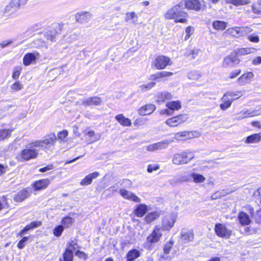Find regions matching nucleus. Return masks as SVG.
<instances>
[{"instance_id": "obj_56", "label": "nucleus", "mask_w": 261, "mask_h": 261, "mask_svg": "<svg viewBox=\"0 0 261 261\" xmlns=\"http://www.w3.org/2000/svg\"><path fill=\"white\" fill-rule=\"evenodd\" d=\"M172 245L173 243L171 241L168 242L165 244L163 248L164 254H168L169 253Z\"/></svg>"}, {"instance_id": "obj_26", "label": "nucleus", "mask_w": 261, "mask_h": 261, "mask_svg": "<svg viewBox=\"0 0 261 261\" xmlns=\"http://www.w3.org/2000/svg\"><path fill=\"white\" fill-rule=\"evenodd\" d=\"M173 73L169 71H162L149 76V80L152 81H158L159 80L170 76L173 75Z\"/></svg>"}, {"instance_id": "obj_44", "label": "nucleus", "mask_w": 261, "mask_h": 261, "mask_svg": "<svg viewBox=\"0 0 261 261\" xmlns=\"http://www.w3.org/2000/svg\"><path fill=\"white\" fill-rule=\"evenodd\" d=\"M155 85L156 83L154 82H150L147 84L140 85L139 88L143 91H147L153 88Z\"/></svg>"}, {"instance_id": "obj_25", "label": "nucleus", "mask_w": 261, "mask_h": 261, "mask_svg": "<svg viewBox=\"0 0 261 261\" xmlns=\"http://www.w3.org/2000/svg\"><path fill=\"white\" fill-rule=\"evenodd\" d=\"M50 180L47 178L38 180L33 184L35 190H40L46 188L50 184Z\"/></svg>"}, {"instance_id": "obj_27", "label": "nucleus", "mask_w": 261, "mask_h": 261, "mask_svg": "<svg viewBox=\"0 0 261 261\" xmlns=\"http://www.w3.org/2000/svg\"><path fill=\"white\" fill-rule=\"evenodd\" d=\"M125 21L130 22L133 24H136L138 23V16L134 11L128 12L125 14Z\"/></svg>"}, {"instance_id": "obj_33", "label": "nucleus", "mask_w": 261, "mask_h": 261, "mask_svg": "<svg viewBox=\"0 0 261 261\" xmlns=\"http://www.w3.org/2000/svg\"><path fill=\"white\" fill-rule=\"evenodd\" d=\"M206 178L202 174L196 173H192V181L195 184H201L204 182Z\"/></svg>"}, {"instance_id": "obj_61", "label": "nucleus", "mask_w": 261, "mask_h": 261, "mask_svg": "<svg viewBox=\"0 0 261 261\" xmlns=\"http://www.w3.org/2000/svg\"><path fill=\"white\" fill-rule=\"evenodd\" d=\"M28 237H23L18 243L17 247L19 249H22L24 247V243L28 241Z\"/></svg>"}, {"instance_id": "obj_21", "label": "nucleus", "mask_w": 261, "mask_h": 261, "mask_svg": "<svg viewBox=\"0 0 261 261\" xmlns=\"http://www.w3.org/2000/svg\"><path fill=\"white\" fill-rule=\"evenodd\" d=\"M173 96L171 93L167 91L159 92L156 95V102L160 103L164 102L167 100H170Z\"/></svg>"}, {"instance_id": "obj_43", "label": "nucleus", "mask_w": 261, "mask_h": 261, "mask_svg": "<svg viewBox=\"0 0 261 261\" xmlns=\"http://www.w3.org/2000/svg\"><path fill=\"white\" fill-rule=\"evenodd\" d=\"M73 253L71 251L65 250L63 254V258H61L60 261H73Z\"/></svg>"}, {"instance_id": "obj_54", "label": "nucleus", "mask_w": 261, "mask_h": 261, "mask_svg": "<svg viewBox=\"0 0 261 261\" xmlns=\"http://www.w3.org/2000/svg\"><path fill=\"white\" fill-rule=\"evenodd\" d=\"M68 136V131L67 130H63L58 133V139L61 141H66L65 138Z\"/></svg>"}, {"instance_id": "obj_40", "label": "nucleus", "mask_w": 261, "mask_h": 261, "mask_svg": "<svg viewBox=\"0 0 261 261\" xmlns=\"http://www.w3.org/2000/svg\"><path fill=\"white\" fill-rule=\"evenodd\" d=\"M91 16V14L89 12H83L77 13L75 16L77 21L83 23L87 19Z\"/></svg>"}, {"instance_id": "obj_39", "label": "nucleus", "mask_w": 261, "mask_h": 261, "mask_svg": "<svg viewBox=\"0 0 261 261\" xmlns=\"http://www.w3.org/2000/svg\"><path fill=\"white\" fill-rule=\"evenodd\" d=\"M166 107L171 110H178L181 108V104L179 101H173L166 103Z\"/></svg>"}, {"instance_id": "obj_50", "label": "nucleus", "mask_w": 261, "mask_h": 261, "mask_svg": "<svg viewBox=\"0 0 261 261\" xmlns=\"http://www.w3.org/2000/svg\"><path fill=\"white\" fill-rule=\"evenodd\" d=\"M74 222L73 219L70 217H66L62 220V225L65 228L69 227Z\"/></svg>"}, {"instance_id": "obj_55", "label": "nucleus", "mask_w": 261, "mask_h": 261, "mask_svg": "<svg viewBox=\"0 0 261 261\" xmlns=\"http://www.w3.org/2000/svg\"><path fill=\"white\" fill-rule=\"evenodd\" d=\"M21 71V68L20 67H16L14 69L12 75V77L14 80H17L19 78L20 72Z\"/></svg>"}, {"instance_id": "obj_37", "label": "nucleus", "mask_w": 261, "mask_h": 261, "mask_svg": "<svg viewBox=\"0 0 261 261\" xmlns=\"http://www.w3.org/2000/svg\"><path fill=\"white\" fill-rule=\"evenodd\" d=\"M29 196L28 191L23 190L19 192L15 196L14 199L16 201L21 202L27 198Z\"/></svg>"}, {"instance_id": "obj_2", "label": "nucleus", "mask_w": 261, "mask_h": 261, "mask_svg": "<svg viewBox=\"0 0 261 261\" xmlns=\"http://www.w3.org/2000/svg\"><path fill=\"white\" fill-rule=\"evenodd\" d=\"M182 9L180 2L167 10L164 15V18L167 20L174 19L175 23H186L188 14Z\"/></svg>"}, {"instance_id": "obj_12", "label": "nucleus", "mask_w": 261, "mask_h": 261, "mask_svg": "<svg viewBox=\"0 0 261 261\" xmlns=\"http://www.w3.org/2000/svg\"><path fill=\"white\" fill-rule=\"evenodd\" d=\"M188 119L186 115H180L168 119L166 123L170 127H175L185 122Z\"/></svg>"}, {"instance_id": "obj_24", "label": "nucleus", "mask_w": 261, "mask_h": 261, "mask_svg": "<svg viewBox=\"0 0 261 261\" xmlns=\"http://www.w3.org/2000/svg\"><path fill=\"white\" fill-rule=\"evenodd\" d=\"M148 211V206L145 204H140L136 206L134 214L138 217H142Z\"/></svg>"}, {"instance_id": "obj_62", "label": "nucleus", "mask_w": 261, "mask_h": 261, "mask_svg": "<svg viewBox=\"0 0 261 261\" xmlns=\"http://www.w3.org/2000/svg\"><path fill=\"white\" fill-rule=\"evenodd\" d=\"M253 13L258 15H261V8H257L255 4L251 6Z\"/></svg>"}, {"instance_id": "obj_32", "label": "nucleus", "mask_w": 261, "mask_h": 261, "mask_svg": "<svg viewBox=\"0 0 261 261\" xmlns=\"http://www.w3.org/2000/svg\"><path fill=\"white\" fill-rule=\"evenodd\" d=\"M238 218L240 223L242 225H249L251 222L249 216L245 212H240Z\"/></svg>"}, {"instance_id": "obj_59", "label": "nucleus", "mask_w": 261, "mask_h": 261, "mask_svg": "<svg viewBox=\"0 0 261 261\" xmlns=\"http://www.w3.org/2000/svg\"><path fill=\"white\" fill-rule=\"evenodd\" d=\"M185 33L186 35L185 36V39L187 40L190 38V35L193 33V28L190 26L187 27L185 29Z\"/></svg>"}, {"instance_id": "obj_63", "label": "nucleus", "mask_w": 261, "mask_h": 261, "mask_svg": "<svg viewBox=\"0 0 261 261\" xmlns=\"http://www.w3.org/2000/svg\"><path fill=\"white\" fill-rule=\"evenodd\" d=\"M45 38L48 40H50L51 42L55 41V36L54 34H49V33H46L45 35Z\"/></svg>"}, {"instance_id": "obj_19", "label": "nucleus", "mask_w": 261, "mask_h": 261, "mask_svg": "<svg viewBox=\"0 0 261 261\" xmlns=\"http://www.w3.org/2000/svg\"><path fill=\"white\" fill-rule=\"evenodd\" d=\"M102 102L101 99L97 96L84 99L82 101V105L85 106H98Z\"/></svg>"}, {"instance_id": "obj_57", "label": "nucleus", "mask_w": 261, "mask_h": 261, "mask_svg": "<svg viewBox=\"0 0 261 261\" xmlns=\"http://www.w3.org/2000/svg\"><path fill=\"white\" fill-rule=\"evenodd\" d=\"M247 39L250 42L254 43H258L259 41V37L257 35H256L255 34L249 35L248 36Z\"/></svg>"}, {"instance_id": "obj_31", "label": "nucleus", "mask_w": 261, "mask_h": 261, "mask_svg": "<svg viewBox=\"0 0 261 261\" xmlns=\"http://www.w3.org/2000/svg\"><path fill=\"white\" fill-rule=\"evenodd\" d=\"M85 133L89 138V139L88 141L89 142V143H94L99 140L101 137V135L100 134H95L93 130H89L87 132L85 130Z\"/></svg>"}, {"instance_id": "obj_38", "label": "nucleus", "mask_w": 261, "mask_h": 261, "mask_svg": "<svg viewBox=\"0 0 261 261\" xmlns=\"http://www.w3.org/2000/svg\"><path fill=\"white\" fill-rule=\"evenodd\" d=\"M140 255V252L136 249L129 251L127 255V261H133Z\"/></svg>"}, {"instance_id": "obj_34", "label": "nucleus", "mask_w": 261, "mask_h": 261, "mask_svg": "<svg viewBox=\"0 0 261 261\" xmlns=\"http://www.w3.org/2000/svg\"><path fill=\"white\" fill-rule=\"evenodd\" d=\"M160 216V213L158 212H154L148 213L144 218V220L147 223H150L156 219Z\"/></svg>"}, {"instance_id": "obj_64", "label": "nucleus", "mask_w": 261, "mask_h": 261, "mask_svg": "<svg viewBox=\"0 0 261 261\" xmlns=\"http://www.w3.org/2000/svg\"><path fill=\"white\" fill-rule=\"evenodd\" d=\"M241 72V70L239 69L235 71L232 72L230 73L229 77L230 79H233L237 77L238 75H239Z\"/></svg>"}, {"instance_id": "obj_4", "label": "nucleus", "mask_w": 261, "mask_h": 261, "mask_svg": "<svg viewBox=\"0 0 261 261\" xmlns=\"http://www.w3.org/2000/svg\"><path fill=\"white\" fill-rule=\"evenodd\" d=\"M193 154L190 151H184L179 153H176L172 159L174 164L179 165L189 163L193 158Z\"/></svg>"}, {"instance_id": "obj_36", "label": "nucleus", "mask_w": 261, "mask_h": 261, "mask_svg": "<svg viewBox=\"0 0 261 261\" xmlns=\"http://www.w3.org/2000/svg\"><path fill=\"white\" fill-rule=\"evenodd\" d=\"M221 100L223 102L220 104V107L221 110L224 111L229 108L231 105L233 99H228V98L223 95L221 98Z\"/></svg>"}, {"instance_id": "obj_16", "label": "nucleus", "mask_w": 261, "mask_h": 261, "mask_svg": "<svg viewBox=\"0 0 261 261\" xmlns=\"http://www.w3.org/2000/svg\"><path fill=\"white\" fill-rule=\"evenodd\" d=\"M28 0H12L5 9L6 12H15L19 7L24 5Z\"/></svg>"}, {"instance_id": "obj_6", "label": "nucleus", "mask_w": 261, "mask_h": 261, "mask_svg": "<svg viewBox=\"0 0 261 261\" xmlns=\"http://www.w3.org/2000/svg\"><path fill=\"white\" fill-rule=\"evenodd\" d=\"M214 230L216 234L222 238L229 239L232 234V230L222 223H216Z\"/></svg>"}, {"instance_id": "obj_3", "label": "nucleus", "mask_w": 261, "mask_h": 261, "mask_svg": "<svg viewBox=\"0 0 261 261\" xmlns=\"http://www.w3.org/2000/svg\"><path fill=\"white\" fill-rule=\"evenodd\" d=\"M252 31V29L250 27L243 26L234 27L228 28L225 32L231 36L238 38L240 37H243Z\"/></svg>"}, {"instance_id": "obj_10", "label": "nucleus", "mask_w": 261, "mask_h": 261, "mask_svg": "<svg viewBox=\"0 0 261 261\" xmlns=\"http://www.w3.org/2000/svg\"><path fill=\"white\" fill-rule=\"evenodd\" d=\"M200 134L196 131L188 132L185 131L176 133L174 135V138L178 141L185 140L186 139H191L193 138L198 137Z\"/></svg>"}, {"instance_id": "obj_18", "label": "nucleus", "mask_w": 261, "mask_h": 261, "mask_svg": "<svg viewBox=\"0 0 261 261\" xmlns=\"http://www.w3.org/2000/svg\"><path fill=\"white\" fill-rule=\"evenodd\" d=\"M39 57V53L35 51L33 53L26 54L23 58V63L25 66L30 65L34 63L37 58Z\"/></svg>"}, {"instance_id": "obj_49", "label": "nucleus", "mask_w": 261, "mask_h": 261, "mask_svg": "<svg viewBox=\"0 0 261 261\" xmlns=\"http://www.w3.org/2000/svg\"><path fill=\"white\" fill-rule=\"evenodd\" d=\"M23 87V85L19 81H17L11 85L10 89L12 92H16L21 90Z\"/></svg>"}, {"instance_id": "obj_53", "label": "nucleus", "mask_w": 261, "mask_h": 261, "mask_svg": "<svg viewBox=\"0 0 261 261\" xmlns=\"http://www.w3.org/2000/svg\"><path fill=\"white\" fill-rule=\"evenodd\" d=\"M64 227L62 225L58 226L54 229V234L57 237L61 236L64 230Z\"/></svg>"}, {"instance_id": "obj_23", "label": "nucleus", "mask_w": 261, "mask_h": 261, "mask_svg": "<svg viewBox=\"0 0 261 261\" xmlns=\"http://www.w3.org/2000/svg\"><path fill=\"white\" fill-rule=\"evenodd\" d=\"M99 175V173L97 171L90 173L81 180L80 185L82 186L89 185L91 184L93 179L96 178Z\"/></svg>"}, {"instance_id": "obj_35", "label": "nucleus", "mask_w": 261, "mask_h": 261, "mask_svg": "<svg viewBox=\"0 0 261 261\" xmlns=\"http://www.w3.org/2000/svg\"><path fill=\"white\" fill-rule=\"evenodd\" d=\"M261 140V135L260 134H254L246 138L245 143H256Z\"/></svg>"}, {"instance_id": "obj_17", "label": "nucleus", "mask_w": 261, "mask_h": 261, "mask_svg": "<svg viewBox=\"0 0 261 261\" xmlns=\"http://www.w3.org/2000/svg\"><path fill=\"white\" fill-rule=\"evenodd\" d=\"M192 181V173L189 171L185 172L178 178L176 179H172L169 180L171 185L176 184L180 182H187Z\"/></svg>"}, {"instance_id": "obj_58", "label": "nucleus", "mask_w": 261, "mask_h": 261, "mask_svg": "<svg viewBox=\"0 0 261 261\" xmlns=\"http://www.w3.org/2000/svg\"><path fill=\"white\" fill-rule=\"evenodd\" d=\"M160 168V165L158 164L149 165L147 167V171L149 173H151L153 171H156Z\"/></svg>"}, {"instance_id": "obj_60", "label": "nucleus", "mask_w": 261, "mask_h": 261, "mask_svg": "<svg viewBox=\"0 0 261 261\" xmlns=\"http://www.w3.org/2000/svg\"><path fill=\"white\" fill-rule=\"evenodd\" d=\"M235 190H234V189L232 190V189H225V190H220V191H219V192L221 193V196L223 197L226 195L230 194L231 193H232V192L235 191Z\"/></svg>"}, {"instance_id": "obj_29", "label": "nucleus", "mask_w": 261, "mask_h": 261, "mask_svg": "<svg viewBox=\"0 0 261 261\" xmlns=\"http://www.w3.org/2000/svg\"><path fill=\"white\" fill-rule=\"evenodd\" d=\"M115 119L119 123L124 126H130L132 122L130 119L126 118L123 114H119L115 116Z\"/></svg>"}, {"instance_id": "obj_48", "label": "nucleus", "mask_w": 261, "mask_h": 261, "mask_svg": "<svg viewBox=\"0 0 261 261\" xmlns=\"http://www.w3.org/2000/svg\"><path fill=\"white\" fill-rule=\"evenodd\" d=\"M201 76V74L197 71H191L188 73V77L192 80H197L200 78Z\"/></svg>"}, {"instance_id": "obj_42", "label": "nucleus", "mask_w": 261, "mask_h": 261, "mask_svg": "<svg viewBox=\"0 0 261 261\" xmlns=\"http://www.w3.org/2000/svg\"><path fill=\"white\" fill-rule=\"evenodd\" d=\"M41 224V222L40 221H34V222H32L30 224L27 225L22 230V231H21V234H23L25 232L31 229H33V228H36V227H38L39 226H40Z\"/></svg>"}, {"instance_id": "obj_8", "label": "nucleus", "mask_w": 261, "mask_h": 261, "mask_svg": "<svg viewBox=\"0 0 261 261\" xmlns=\"http://www.w3.org/2000/svg\"><path fill=\"white\" fill-rule=\"evenodd\" d=\"M180 5L188 10L199 11L201 9V3L199 0H181Z\"/></svg>"}, {"instance_id": "obj_5", "label": "nucleus", "mask_w": 261, "mask_h": 261, "mask_svg": "<svg viewBox=\"0 0 261 261\" xmlns=\"http://www.w3.org/2000/svg\"><path fill=\"white\" fill-rule=\"evenodd\" d=\"M172 64V62L169 57L160 55L155 58L152 65L156 69L161 70L165 69L167 66L171 65Z\"/></svg>"}, {"instance_id": "obj_9", "label": "nucleus", "mask_w": 261, "mask_h": 261, "mask_svg": "<svg viewBox=\"0 0 261 261\" xmlns=\"http://www.w3.org/2000/svg\"><path fill=\"white\" fill-rule=\"evenodd\" d=\"M176 216L173 214H170L166 216L163 219L162 229L169 230L174 225L176 222Z\"/></svg>"}, {"instance_id": "obj_41", "label": "nucleus", "mask_w": 261, "mask_h": 261, "mask_svg": "<svg viewBox=\"0 0 261 261\" xmlns=\"http://www.w3.org/2000/svg\"><path fill=\"white\" fill-rule=\"evenodd\" d=\"M226 2L236 6H239L248 5L250 3V1L249 0H226Z\"/></svg>"}, {"instance_id": "obj_1", "label": "nucleus", "mask_w": 261, "mask_h": 261, "mask_svg": "<svg viewBox=\"0 0 261 261\" xmlns=\"http://www.w3.org/2000/svg\"><path fill=\"white\" fill-rule=\"evenodd\" d=\"M57 139L54 133H50L46 135L42 140H37L28 144L19 153L18 160L20 161H28L37 158L39 151L35 147L47 149L49 146H54Z\"/></svg>"}, {"instance_id": "obj_22", "label": "nucleus", "mask_w": 261, "mask_h": 261, "mask_svg": "<svg viewBox=\"0 0 261 261\" xmlns=\"http://www.w3.org/2000/svg\"><path fill=\"white\" fill-rule=\"evenodd\" d=\"M156 109L154 105H147L142 107L138 111V113L142 116L148 115L153 113Z\"/></svg>"}, {"instance_id": "obj_28", "label": "nucleus", "mask_w": 261, "mask_h": 261, "mask_svg": "<svg viewBox=\"0 0 261 261\" xmlns=\"http://www.w3.org/2000/svg\"><path fill=\"white\" fill-rule=\"evenodd\" d=\"M241 116L238 118V120H241L250 117H254L257 116L259 114L257 113V110H244L240 112Z\"/></svg>"}, {"instance_id": "obj_20", "label": "nucleus", "mask_w": 261, "mask_h": 261, "mask_svg": "<svg viewBox=\"0 0 261 261\" xmlns=\"http://www.w3.org/2000/svg\"><path fill=\"white\" fill-rule=\"evenodd\" d=\"M254 74L252 72H248L242 74L238 80V83L240 85H245L248 83L254 77Z\"/></svg>"}, {"instance_id": "obj_11", "label": "nucleus", "mask_w": 261, "mask_h": 261, "mask_svg": "<svg viewBox=\"0 0 261 261\" xmlns=\"http://www.w3.org/2000/svg\"><path fill=\"white\" fill-rule=\"evenodd\" d=\"M119 192L120 195L125 199L136 203H139L141 201V199L131 191L126 190L125 189H121L119 190Z\"/></svg>"}, {"instance_id": "obj_47", "label": "nucleus", "mask_w": 261, "mask_h": 261, "mask_svg": "<svg viewBox=\"0 0 261 261\" xmlns=\"http://www.w3.org/2000/svg\"><path fill=\"white\" fill-rule=\"evenodd\" d=\"M255 50V49L253 48H244L239 49L237 53L239 55L243 56L253 53Z\"/></svg>"}, {"instance_id": "obj_46", "label": "nucleus", "mask_w": 261, "mask_h": 261, "mask_svg": "<svg viewBox=\"0 0 261 261\" xmlns=\"http://www.w3.org/2000/svg\"><path fill=\"white\" fill-rule=\"evenodd\" d=\"M12 131L13 129H0V139L4 140L8 138Z\"/></svg>"}, {"instance_id": "obj_15", "label": "nucleus", "mask_w": 261, "mask_h": 261, "mask_svg": "<svg viewBox=\"0 0 261 261\" xmlns=\"http://www.w3.org/2000/svg\"><path fill=\"white\" fill-rule=\"evenodd\" d=\"M181 239L184 243H189L193 240L194 235L193 230L188 228H184L180 232Z\"/></svg>"}, {"instance_id": "obj_14", "label": "nucleus", "mask_w": 261, "mask_h": 261, "mask_svg": "<svg viewBox=\"0 0 261 261\" xmlns=\"http://www.w3.org/2000/svg\"><path fill=\"white\" fill-rule=\"evenodd\" d=\"M172 142L170 140H164L161 142L150 144L146 147V150L148 151H155L158 150H161L166 148L168 145Z\"/></svg>"}, {"instance_id": "obj_52", "label": "nucleus", "mask_w": 261, "mask_h": 261, "mask_svg": "<svg viewBox=\"0 0 261 261\" xmlns=\"http://www.w3.org/2000/svg\"><path fill=\"white\" fill-rule=\"evenodd\" d=\"M224 95L225 96H226L227 97L228 96H230V97L238 96L236 98H233L232 99L233 100H234L236 99H238V98L242 96V94L241 92H240V91H237V92L228 91V92H226Z\"/></svg>"}, {"instance_id": "obj_30", "label": "nucleus", "mask_w": 261, "mask_h": 261, "mask_svg": "<svg viewBox=\"0 0 261 261\" xmlns=\"http://www.w3.org/2000/svg\"><path fill=\"white\" fill-rule=\"evenodd\" d=\"M227 25V22L221 20H214L212 23V27L215 30L223 31Z\"/></svg>"}, {"instance_id": "obj_51", "label": "nucleus", "mask_w": 261, "mask_h": 261, "mask_svg": "<svg viewBox=\"0 0 261 261\" xmlns=\"http://www.w3.org/2000/svg\"><path fill=\"white\" fill-rule=\"evenodd\" d=\"M199 52L200 50L198 49H194L193 50L187 49L185 53V56L187 57L191 56L192 59H195Z\"/></svg>"}, {"instance_id": "obj_13", "label": "nucleus", "mask_w": 261, "mask_h": 261, "mask_svg": "<svg viewBox=\"0 0 261 261\" xmlns=\"http://www.w3.org/2000/svg\"><path fill=\"white\" fill-rule=\"evenodd\" d=\"M161 229L158 226H155L151 233L147 237V242L150 244L157 243L162 236Z\"/></svg>"}, {"instance_id": "obj_45", "label": "nucleus", "mask_w": 261, "mask_h": 261, "mask_svg": "<svg viewBox=\"0 0 261 261\" xmlns=\"http://www.w3.org/2000/svg\"><path fill=\"white\" fill-rule=\"evenodd\" d=\"M79 248L78 245L77 244L76 241L71 240L67 246V248L66 250L71 251L73 253V251L76 250Z\"/></svg>"}, {"instance_id": "obj_7", "label": "nucleus", "mask_w": 261, "mask_h": 261, "mask_svg": "<svg viewBox=\"0 0 261 261\" xmlns=\"http://www.w3.org/2000/svg\"><path fill=\"white\" fill-rule=\"evenodd\" d=\"M240 62L236 54H231L225 57L223 60L222 66L224 68H233Z\"/></svg>"}]
</instances>
